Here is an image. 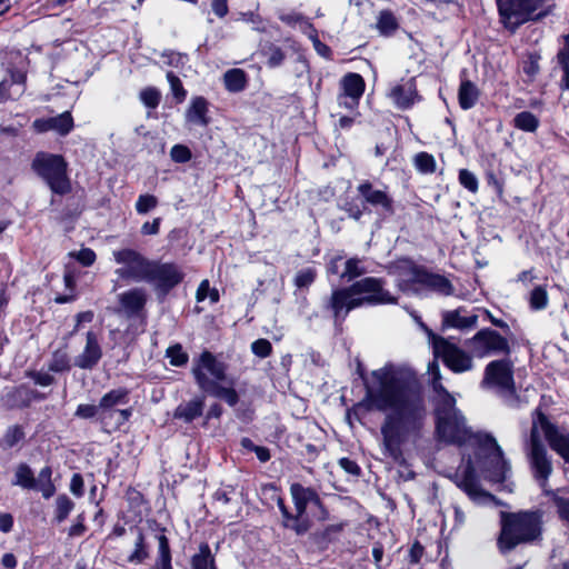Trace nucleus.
<instances>
[{
  "label": "nucleus",
  "instance_id": "1",
  "mask_svg": "<svg viewBox=\"0 0 569 569\" xmlns=\"http://www.w3.org/2000/svg\"><path fill=\"white\" fill-rule=\"evenodd\" d=\"M366 386L368 407L385 413L380 427L382 446L393 460L401 457V446L418 432L426 420L427 407L421 385L407 366L387 363L371 372Z\"/></svg>",
  "mask_w": 569,
  "mask_h": 569
},
{
  "label": "nucleus",
  "instance_id": "2",
  "mask_svg": "<svg viewBox=\"0 0 569 569\" xmlns=\"http://www.w3.org/2000/svg\"><path fill=\"white\" fill-rule=\"evenodd\" d=\"M428 372L436 393L437 432L439 438L458 446L469 442L477 445L482 442L485 435L471 432L466 426L463 416L456 408L455 397L442 386L437 361L429 363Z\"/></svg>",
  "mask_w": 569,
  "mask_h": 569
},
{
  "label": "nucleus",
  "instance_id": "3",
  "mask_svg": "<svg viewBox=\"0 0 569 569\" xmlns=\"http://www.w3.org/2000/svg\"><path fill=\"white\" fill-rule=\"evenodd\" d=\"M383 280L367 277L346 288L331 292L326 308L332 312L336 322L343 321L348 313L362 306L396 305L398 299L383 288Z\"/></svg>",
  "mask_w": 569,
  "mask_h": 569
},
{
  "label": "nucleus",
  "instance_id": "4",
  "mask_svg": "<svg viewBox=\"0 0 569 569\" xmlns=\"http://www.w3.org/2000/svg\"><path fill=\"white\" fill-rule=\"evenodd\" d=\"M227 370L226 362L219 360L212 352L203 350L197 359H193L191 373L203 392L234 407L239 396L234 389L236 381Z\"/></svg>",
  "mask_w": 569,
  "mask_h": 569
},
{
  "label": "nucleus",
  "instance_id": "5",
  "mask_svg": "<svg viewBox=\"0 0 569 569\" xmlns=\"http://www.w3.org/2000/svg\"><path fill=\"white\" fill-rule=\"evenodd\" d=\"M500 518L498 548L502 553L513 550L519 545L535 543L542 539L543 512L541 510L501 511Z\"/></svg>",
  "mask_w": 569,
  "mask_h": 569
},
{
  "label": "nucleus",
  "instance_id": "6",
  "mask_svg": "<svg viewBox=\"0 0 569 569\" xmlns=\"http://www.w3.org/2000/svg\"><path fill=\"white\" fill-rule=\"evenodd\" d=\"M32 169L47 182L52 192L66 194L70 191L67 163L61 156L39 152L32 161Z\"/></svg>",
  "mask_w": 569,
  "mask_h": 569
},
{
  "label": "nucleus",
  "instance_id": "7",
  "mask_svg": "<svg viewBox=\"0 0 569 569\" xmlns=\"http://www.w3.org/2000/svg\"><path fill=\"white\" fill-rule=\"evenodd\" d=\"M112 256L120 266L114 270V274L119 279L134 282L146 281L151 260L130 248L114 250Z\"/></svg>",
  "mask_w": 569,
  "mask_h": 569
},
{
  "label": "nucleus",
  "instance_id": "8",
  "mask_svg": "<svg viewBox=\"0 0 569 569\" xmlns=\"http://www.w3.org/2000/svg\"><path fill=\"white\" fill-rule=\"evenodd\" d=\"M6 62L10 79L0 82V102L18 99L24 92L27 57L20 51L7 53Z\"/></svg>",
  "mask_w": 569,
  "mask_h": 569
},
{
  "label": "nucleus",
  "instance_id": "9",
  "mask_svg": "<svg viewBox=\"0 0 569 569\" xmlns=\"http://www.w3.org/2000/svg\"><path fill=\"white\" fill-rule=\"evenodd\" d=\"M526 451L533 476L543 486L552 473V462L547 448L541 441L537 423H532L529 438L526 440Z\"/></svg>",
  "mask_w": 569,
  "mask_h": 569
},
{
  "label": "nucleus",
  "instance_id": "10",
  "mask_svg": "<svg viewBox=\"0 0 569 569\" xmlns=\"http://www.w3.org/2000/svg\"><path fill=\"white\" fill-rule=\"evenodd\" d=\"M483 388L500 393L515 392L513 362L510 359L493 360L486 366L481 382Z\"/></svg>",
  "mask_w": 569,
  "mask_h": 569
},
{
  "label": "nucleus",
  "instance_id": "11",
  "mask_svg": "<svg viewBox=\"0 0 569 569\" xmlns=\"http://www.w3.org/2000/svg\"><path fill=\"white\" fill-rule=\"evenodd\" d=\"M497 4L502 23L515 31L541 7L542 0H497Z\"/></svg>",
  "mask_w": 569,
  "mask_h": 569
},
{
  "label": "nucleus",
  "instance_id": "12",
  "mask_svg": "<svg viewBox=\"0 0 569 569\" xmlns=\"http://www.w3.org/2000/svg\"><path fill=\"white\" fill-rule=\"evenodd\" d=\"M479 446L487 452L483 466L486 477L495 482L505 481L511 467L509 461L505 459L502 449L497 440L490 435H485Z\"/></svg>",
  "mask_w": 569,
  "mask_h": 569
},
{
  "label": "nucleus",
  "instance_id": "13",
  "mask_svg": "<svg viewBox=\"0 0 569 569\" xmlns=\"http://www.w3.org/2000/svg\"><path fill=\"white\" fill-rule=\"evenodd\" d=\"M471 353L477 358H485L491 355H509L510 347L508 340L492 329H482L478 331L467 342Z\"/></svg>",
  "mask_w": 569,
  "mask_h": 569
},
{
  "label": "nucleus",
  "instance_id": "14",
  "mask_svg": "<svg viewBox=\"0 0 569 569\" xmlns=\"http://www.w3.org/2000/svg\"><path fill=\"white\" fill-rule=\"evenodd\" d=\"M432 348L435 356L440 357L453 372L469 371L473 367L469 353L442 337L432 336Z\"/></svg>",
  "mask_w": 569,
  "mask_h": 569
},
{
  "label": "nucleus",
  "instance_id": "15",
  "mask_svg": "<svg viewBox=\"0 0 569 569\" xmlns=\"http://www.w3.org/2000/svg\"><path fill=\"white\" fill-rule=\"evenodd\" d=\"M535 413L532 423H537L538 432H542L549 447L569 463V432L550 422L539 409Z\"/></svg>",
  "mask_w": 569,
  "mask_h": 569
},
{
  "label": "nucleus",
  "instance_id": "16",
  "mask_svg": "<svg viewBox=\"0 0 569 569\" xmlns=\"http://www.w3.org/2000/svg\"><path fill=\"white\" fill-rule=\"evenodd\" d=\"M183 278L184 273L178 264L151 260L146 282L154 284L157 290L167 293L182 282Z\"/></svg>",
  "mask_w": 569,
  "mask_h": 569
},
{
  "label": "nucleus",
  "instance_id": "17",
  "mask_svg": "<svg viewBox=\"0 0 569 569\" xmlns=\"http://www.w3.org/2000/svg\"><path fill=\"white\" fill-rule=\"evenodd\" d=\"M457 485L461 488L473 501L486 502L495 500V497L483 491L476 476L471 458H468L463 468L457 472Z\"/></svg>",
  "mask_w": 569,
  "mask_h": 569
},
{
  "label": "nucleus",
  "instance_id": "18",
  "mask_svg": "<svg viewBox=\"0 0 569 569\" xmlns=\"http://www.w3.org/2000/svg\"><path fill=\"white\" fill-rule=\"evenodd\" d=\"M411 273L413 274L417 284H420L426 289L446 297L455 293V288L451 281L442 274L431 272L425 267L423 269L411 268Z\"/></svg>",
  "mask_w": 569,
  "mask_h": 569
},
{
  "label": "nucleus",
  "instance_id": "19",
  "mask_svg": "<svg viewBox=\"0 0 569 569\" xmlns=\"http://www.w3.org/2000/svg\"><path fill=\"white\" fill-rule=\"evenodd\" d=\"M102 358V348L98 335L89 330L86 333L83 350L74 358V366L83 370H92Z\"/></svg>",
  "mask_w": 569,
  "mask_h": 569
},
{
  "label": "nucleus",
  "instance_id": "20",
  "mask_svg": "<svg viewBox=\"0 0 569 569\" xmlns=\"http://www.w3.org/2000/svg\"><path fill=\"white\" fill-rule=\"evenodd\" d=\"M357 190L363 198L365 202L372 207L380 208L385 214H393V200L386 191L375 189L368 181L360 183L357 187Z\"/></svg>",
  "mask_w": 569,
  "mask_h": 569
},
{
  "label": "nucleus",
  "instance_id": "21",
  "mask_svg": "<svg viewBox=\"0 0 569 569\" xmlns=\"http://www.w3.org/2000/svg\"><path fill=\"white\" fill-rule=\"evenodd\" d=\"M343 96L339 97V104L353 108L365 91V80L358 73H348L341 80Z\"/></svg>",
  "mask_w": 569,
  "mask_h": 569
},
{
  "label": "nucleus",
  "instance_id": "22",
  "mask_svg": "<svg viewBox=\"0 0 569 569\" xmlns=\"http://www.w3.org/2000/svg\"><path fill=\"white\" fill-rule=\"evenodd\" d=\"M32 126L37 132L54 131L66 136L73 128V119L69 111H64L56 117L36 119Z\"/></svg>",
  "mask_w": 569,
  "mask_h": 569
},
{
  "label": "nucleus",
  "instance_id": "23",
  "mask_svg": "<svg viewBox=\"0 0 569 569\" xmlns=\"http://www.w3.org/2000/svg\"><path fill=\"white\" fill-rule=\"evenodd\" d=\"M478 322V316L475 313L468 315L466 308H458L456 310H447L441 315L442 328H455L459 330H467L475 328Z\"/></svg>",
  "mask_w": 569,
  "mask_h": 569
},
{
  "label": "nucleus",
  "instance_id": "24",
  "mask_svg": "<svg viewBox=\"0 0 569 569\" xmlns=\"http://www.w3.org/2000/svg\"><path fill=\"white\" fill-rule=\"evenodd\" d=\"M118 301L127 317L138 316L144 308L147 295L142 288H133L118 296Z\"/></svg>",
  "mask_w": 569,
  "mask_h": 569
},
{
  "label": "nucleus",
  "instance_id": "25",
  "mask_svg": "<svg viewBox=\"0 0 569 569\" xmlns=\"http://www.w3.org/2000/svg\"><path fill=\"white\" fill-rule=\"evenodd\" d=\"M290 493H291L298 517H302L305 515L308 505H310V503H313L316 506L320 505V498L317 495V492L313 489L303 487L300 483L291 485Z\"/></svg>",
  "mask_w": 569,
  "mask_h": 569
},
{
  "label": "nucleus",
  "instance_id": "26",
  "mask_svg": "<svg viewBox=\"0 0 569 569\" xmlns=\"http://www.w3.org/2000/svg\"><path fill=\"white\" fill-rule=\"evenodd\" d=\"M416 88L411 80L396 84L389 93L395 104L400 109H407L412 106L416 98Z\"/></svg>",
  "mask_w": 569,
  "mask_h": 569
},
{
  "label": "nucleus",
  "instance_id": "27",
  "mask_svg": "<svg viewBox=\"0 0 569 569\" xmlns=\"http://www.w3.org/2000/svg\"><path fill=\"white\" fill-rule=\"evenodd\" d=\"M128 402V391L124 388H118L113 389L109 392H107L101 399H100V409H101V419L106 420L109 418L111 412L113 411L112 408L118 405H124Z\"/></svg>",
  "mask_w": 569,
  "mask_h": 569
},
{
  "label": "nucleus",
  "instance_id": "28",
  "mask_svg": "<svg viewBox=\"0 0 569 569\" xmlns=\"http://www.w3.org/2000/svg\"><path fill=\"white\" fill-rule=\"evenodd\" d=\"M204 407V399L197 397L188 402L180 403L174 410V418L181 419L184 422H191L202 415Z\"/></svg>",
  "mask_w": 569,
  "mask_h": 569
},
{
  "label": "nucleus",
  "instance_id": "29",
  "mask_svg": "<svg viewBox=\"0 0 569 569\" xmlns=\"http://www.w3.org/2000/svg\"><path fill=\"white\" fill-rule=\"evenodd\" d=\"M208 106L202 97H196L191 100L190 107L186 111L188 122L206 127L209 123L207 118Z\"/></svg>",
  "mask_w": 569,
  "mask_h": 569
},
{
  "label": "nucleus",
  "instance_id": "30",
  "mask_svg": "<svg viewBox=\"0 0 569 569\" xmlns=\"http://www.w3.org/2000/svg\"><path fill=\"white\" fill-rule=\"evenodd\" d=\"M411 268L423 269V267L417 266L410 260H401L395 267L399 277L398 286L402 291H409L411 290L412 284H417L416 279L411 273Z\"/></svg>",
  "mask_w": 569,
  "mask_h": 569
},
{
  "label": "nucleus",
  "instance_id": "31",
  "mask_svg": "<svg viewBox=\"0 0 569 569\" xmlns=\"http://www.w3.org/2000/svg\"><path fill=\"white\" fill-rule=\"evenodd\" d=\"M191 569H217L214 556L208 543L199 546L198 552L191 557Z\"/></svg>",
  "mask_w": 569,
  "mask_h": 569
},
{
  "label": "nucleus",
  "instance_id": "32",
  "mask_svg": "<svg viewBox=\"0 0 569 569\" xmlns=\"http://www.w3.org/2000/svg\"><path fill=\"white\" fill-rule=\"evenodd\" d=\"M479 98V91L469 80L462 81L458 92L459 104L463 110L471 109Z\"/></svg>",
  "mask_w": 569,
  "mask_h": 569
},
{
  "label": "nucleus",
  "instance_id": "33",
  "mask_svg": "<svg viewBox=\"0 0 569 569\" xmlns=\"http://www.w3.org/2000/svg\"><path fill=\"white\" fill-rule=\"evenodd\" d=\"M37 397V391L31 390L26 386L16 388L11 393L8 395L10 406L12 408H26L29 407L33 399Z\"/></svg>",
  "mask_w": 569,
  "mask_h": 569
},
{
  "label": "nucleus",
  "instance_id": "34",
  "mask_svg": "<svg viewBox=\"0 0 569 569\" xmlns=\"http://www.w3.org/2000/svg\"><path fill=\"white\" fill-rule=\"evenodd\" d=\"M224 87L230 92H240L246 88L247 74L242 69H230L223 74Z\"/></svg>",
  "mask_w": 569,
  "mask_h": 569
},
{
  "label": "nucleus",
  "instance_id": "35",
  "mask_svg": "<svg viewBox=\"0 0 569 569\" xmlns=\"http://www.w3.org/2000/svg\"><path fill=\"white\" fill-rule=\"evenodd\" d=\"M12 485L19 486L23 489L37 488V479L34 478L33 471L27 463H20L17 466Z\"/></svg>",
  "mask_w": 569,
  "mask_h": 569
},
{
  "label": "nucleus",
  "instance_id": "36",
  "mask_svg": "<svg viewBox=\"0 0 569 569\" xmlns=\"http://www.w3.org/2000/svg\"><path fill=\"white\" fill-rule=\"evenodd\" d=\"M376 27L380 34L391 36L399 28V23L390 10H382L378 14Z\"/></svg>",
  "mask_w": 569,
  "mask_h": 569
},
{
  "label": "nucleus",
  "instance_id": "37",
  "mask_svg": "<svg viewBox=\"0 0 569 569\" xmlns=\"http://www.w3.org/2000/svg\"><path fill=\"white\" fill-rule=\"evenodd\" d=\"M367 272L362 261L359 258H350L345 262V270L340 274L342 280L352 281L353 279L361 277Z\"/></svg>",
  "mask_w": 569,
  "mask_h": 569
},
{
  "label": "nucleus",
  "instance_id": "38",
  "mask_svg": "<svg viewBox=\"0 0 569 569\" xmlns=\"http://www.w3.org/2000/svg\"><path fill=\"white\" fill-rule=\"evenodd\" d=\"M49 371L63 372L70 370V358L66 350L58 349L52 353L48 365Z\"/></svg>",
  "mask_w": 569,
  "mask_h": 569
},
{
  "label": "nucleus",
  "instance_id": "39",
  "mask_svg": "<svg viewBox=\"0 0 569 569\" xmlns=\"http://www.w3.org/2000/svg\"><path fill=\"white\" fill-rule=\"evenodd\" d=\"M262 54L267 58V66L269 68L280 67L286 59V53L283 52V50L273 43H270L269 46L263 48Z\"/></svg>",
  "mask_w": 569,
  "mask_h": 569
},
{
  "label": "nucleus",
  "instance_id": "40",
  "mask_svg": "<svg viewBox=\"0 0 569 569\" xmlns=\"http://www.w3.org/2000/svg\"><path fill=\"white\" fill-rule=\"evenodd\" d=\"M149 557L147 546L144 543V537L140 530H137L134 540V550L128 557V561L131 563H142Z\"/></svg>",
  "mask_w": 569,
  "mask_h": 569
},
{
  "label": "nucleus",
  "instance_id": "41",
  "mask_svg": "<svg viewBox=\"0 0 569 569\" xmlns=\"http://www.w3.org/2000/svg\"><path fill=\"white\" fill-rule=\"evenodd\" d=\"M513 122L518 129L527 131V132L536 131L539 126L538 118L529 111H522V112L518 113L515 117Z\"/></svg>",
  "mask_w": 569,
  "mask_h": 569
},
{
  "label": "nucleus",
  "instance_id": "42",
  "mask_svg": "<svg viewBox=\"0 0 569 569\" xmlns=\"http://www.w3.org/2000/svg\"><path fill=\"white\" fill-rule=\"evenodd\" d=\"M74 502L67 496L60 495L56 499V520L60 523L67 519L69 513L73 510Z\"/></svg>",
  "mask_w": 569,
  "mask_h": 569
},
{
  "label": "nucleus",
  "instance_id": "43",
  "mask_svg": "<svg viewBox=\"0 0 569 569\" xmlns=\"http://www.w3.org/2000/svg\"><path fill=\"white\" fill-rule=\"evenodd\" d=\"M417 170L421 173H433L437 164L435 157L428 152H419L413 158Z\"/></svg>",
  "mask_w": 569,
  "mask_h": 569
},
{
  "label": "nucleus",
  "instance_id": "44",
  "mask_svg": "<svg viewBox=\"0 0 569 569\" xmlns=\"http://www.w3.org/2000/svg\"><path fill=\"white\" fill-rule=\"evenodd\" d=\"M548 292L545 287L538 286L530 292L529 303L533 310H543L548 306Z\"/></svg>",
  "mask_w": 569,
  "mask_h": 569
},
{
  "label": "nucleus",
  "instance_id": "45",
  "mask_svg": "<svg viewBox=\"0 0 569 569\" xmlns=\"http://www.w3.org/2000/svg\"><path fill=\"white\" fill-rule=\"evenodd\" d=\"M139 97L147 108L154 109L160 103L161 93L157 88L148 87L141 90Z\"/></svg>",
  "mask_w": 569,
  "mask_h": 569
},
{
  "label": "nucleus",
  "instance_id": "46",
  "mask_svg": "<svg viewBox=\"0 0 569 569\" xmlns=\"http://www.w3.org/2000/svg\"><path fill=\"white\" fill-rule=\"evenodd\" d=\"M157 206H158L157 197L153 194L146 193V194H140L138 197V200H137L134 207H136V211L139 214H146L150 210L154 209Z\"/></svg>",
  "mask_w": 569,
  "mask_h": 569
},
{
  "label": "nucleus",
  "instance_id": "47",
  "mask_svg": "<svg viewBox=\"0 0 569 569\" xmlns=\"http://www.w3.org/2000/svg\"><path fill=\"white\" fill-rule=\"evenodd\" d=\"M167 357L169 358L170 363L176 367L184 366L189 359L180 345L169 347L167 349Z\"/></svg>",
  "mask_w": 569,
  "mask_h": 569
},
{
  "label": "nucleus",
  "instance_id": "48",
  "mask_svg": "<svg viewBox=\"0 0 569 569\" xmlns=\"http://www.w3.org/2000/svg\"><path fill=\"white\" fill-rule=\"evenodd\" d=\"M158 540V552L159 556L156 560V563H166L171 562V551L169 547L168 538L164 533L157 535Z\"/></svg>",
  "mask_w": 569,
  "mask_h": 569
},
{
  "label": "nucleus",
  "instance_id": "49",
  "mask_svg": "<svg viewBox=\"0 0 569 569\" xmlns=\"http://www.w3.org/2000/svg\"><path fill=\"white\" fill-rule=\"evenodd\" d=\"M167 79L169 81L172 94L174 96L177 102H182L187 96V91L184 90L182 82L171 71L167 73Z\"/></svg>",
  "mask_w": 569,
  "mask_h": 569
},
{
  "label": "nucleus",
  "instance_id": "50",
  "mask_svg": "<svg viewBox=\"0 0 569 569\" xmlns=\"http://www.w3.org/2000/svg\"><path fill=\"white\" fill-rule=\"evenodd\" d=\"M283 527L292 529L298 536H302L310 529V521L306 518L298 517V513L293 517V519L288 521H282Z\"/></svg>",
  "mask_w": 569,
  "mask_h": 569
},
{
  "label": "nucleus",
  "instance_id": "51",
  "mask_svg": "<svg viewBox=\"0 0 569 569\" xmlns=\"http://www.w3.org/2000/svg\"><path fill=\"white\" fill-rule=\"evenodd\" d=\"M24 438V431L20 426H11L7 429L3 441L9 447H14L18 442H20Z\"/></svg>",
  "mask_w": 569,
  "mask_h": 569
},
{
  "label": "nucleus",
  "instance_id": "52",
  "mask_svg": "<svg viewBox=\"0 0 569 569\" xmlns=\"http://www.w3.org/2000/svg\"><path fill=\"white\" fill-rule=\"evenodd\" d=\"M459 182L469 191L477 192L478 191V179L477 177L469 171L468 169H461L459 171Z\"/></svg>",
  "mask_w": 569,
  "mask_h": 569
},
{
  "label": "nucleus",
  "instance_id": "53",
  "mask_svg": "<svg viewBox=\"0 0 569 569\" xmlns=\"http://www.w3.org/2000/svg\"><path fill=\"white\" fill-rule=\"evenodd\" d=\"M316 279V271L312 268H306L299 271L295 277V284L298 288L309 287Z\"/></svg>",
  "mask_w": 569,
  "mask_h": 569
},
{
  "label": "nucleus",
  "instance_id": "54",
  "mask_svg": "<svg viewBox=\"0 0 569 569\" xmlns=\"http://www.w3.org/2000/svg\"><path fill=\"white\" fill-rule=\"evenodd\" d=\"M170 157L174 162L184 163L191 159V151L182 144H174L170 150Z\"/></svg>",
  "mask_w": 569,
  "mask_h": 569
},
{
  "label": "nucleus",
  "instance_id": "55",
  "mask_svg": "<svg viewBox=\"0 0 569 569\" xmlns=\"http://www.w3.org/2000/svg\"><path fill=\"white\" fill-rule=\"evenodd\" d=\"M251 350L256 356L260 358H266L270 355L272 346L270 341L267 339H258L252 342Z\"/></svg>",
  "mask_w": 569,
  "mask_h": 569
},
{
  "label": "nucleus",
  "instance_id": "56",
  "mask_svg": "<svg viewBox=\"0 0 569 569\" xmlns=\"http://www.w3.org/2000/svg\"><path fill=\"white\" fill-rule=\"evenodd\" d=\"M553 503L560 519L569 523V498L555 496Z\"/></svg>",
  "mask_w": 569,
  "mask_h": 569
},
{
  "label": "nucleus",
  "instance_id": "57",
  "mask_svg": "<svg viewBox=\"0 0 569 569\" xmlns=\"http://www.w3.org/2000/svg\"><path fill=\"white\" fill-rule=\"evenodd\" d=\"M240 20H242L247 23H251L253 30H257L260 32L266 31V27H264L263 21L259 14H256L253 12H243L240 14Z\"/></svg>",
  "mask_w": 569,
  "mask_h": 569
},
{
  "label": "nucleus",
  "instance_id": "58",
  "mask_svg": "<svg viewBox=\"0 0 569 569\" xmlns=\"http://www.w3.org/2000/svg\"><path fill=\"white\" fill-rule=\"evenodd\" d=\"M101 412L100 405H79L76 411V416L82 419H90Z\"/></svg>",
  "mask_w": 569,
  "mask_h": 569
},
{
  "label": "nucleus",
  "instance_id": "59",
  "mask_svg": "<svg viewBox=\"0 0 569 569\" xmlns=\"http://www.w3.org/2000/svg\"><path fill=\"white\" fill-rule=\"evenodd\" d=\"M30 377L33 379L36 385L41 387H48L54 382L53 376H51L49 372L34 371L30 373Z\"/></svg>",
  "mask_w": 569,
  "mask_h": 569
},
{
  "label": "nucleus",
  "instance_id": "60",
  "mask_svg": "<svg viewBox=\"0 0 569 569\" xmlns=\"http://www.w3.org/2000/svg\"><path fill=\"white\" fill-rule=\"evenodd\" d=\"M70 491L76 497H82L83 496V479L81 475L74 473L70 481Z\"/></svg>",
  "mask_w": 569,
  "mask_h": 569
},
{
  "label": "nucleus",
  "instance_id": "61",
  "mask_svg": "<svg viewBox=\"0 0 569 569\" xmlns=\"http://www.w3.org/2000/svg\"><path fill=\"white\" fill-rule=\"evenodd\" d=\"M339 466L349 475L358 476L360 473V467L356 461L349 458H341L339 460Z\"/></svg>",
  "mask_w": 569,
  "mask_h": 569
},
{
  "label": "nucleus",
  "instance_id": "62",
  "mask_svg": "<svg viewBox=\"0 0 569 569\" xmlns=\"http://www.w3.org/2000/svg\"><path fill=\"white\" fill-rule=\"evenodd\" d=\"M77 260L80 261L83 266L89 267L94 262L96 253L89 248L81 249L77 253Z\"/></svg>",
  "mask_w": 569,
  "mask_h": 569
},
{
  "label": "nucleus",
  "instance_id": "63",
  "mask_svg": "<svg viewBox=\"0 0 569 569\" xmlns=\"http://www.w3.org/2000/svg\"><path fill=\"white\" fill-rule=\"evenodd\" d=\"M211 9L217 17H219V18L226 17L229 11L228 0H212Z\"/></svg>",
  "mask_w": 569,
  "mask_h": 569
},
{
  "label": "nucleus",
  "instance_id": "64",
  "mask_svg": "<svg viewBox=\"0 0 569 569\" xmlns=\"http://www.w3.org/2000/svg\"><path fill=\"white\" fill-rule=\"evenodd\" d=\"M161 218H154L152 222H144L141 226V233L146 236L158 234L160 229Z\"/></svg>",
  "mask_w": 569,
  "mask_h": 569
}]
</instances>
